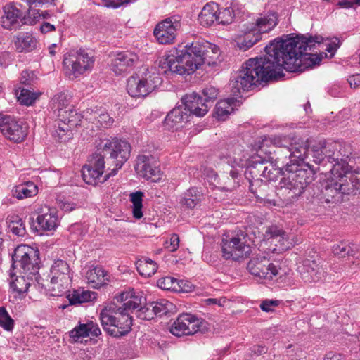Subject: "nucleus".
Wrapping results in <instances>:
<instances>
[{
    "label": "nucleus",
    "instance_id": "f257e3e1",
    "mask_svg": "<svg viewBox=\"0 0 360 360\" xmlns=\"http://www.w3.org/2000/svg\"><path fill=\"white\" fill-rule=\"evenodd\" d=\"M323 42L320 35L308 37L296 35L295 37L277 38L265 47L266 55L245 61L237 77L231 82V91L233 98L219 101L214 108L218 120H225L233 111L238 98L262 82L283 76V70L288 72H303L319 63L320 58L314 51Z\"/></svg>",
    "mask_w": 360,
    "mask_h": 360
},
{
    "label": "nucleus",
    "instance_id": "f03ea898",
    "mask_svg": "<svg viewBox=\"0 0 360 360\" xmlns=\"http://www.w3.org/2000/svg\"><path fill=\"white\" fill-rule=\"evenodd\" d=\"M217 53L219 48L207 41H195L187 44L183 49H176L175 51L159 61L158 71L163 74H176L179 75H191L202 65L214 63L208 58L210 51Z\"/></svg>",
    "mask_w": 360,
    "mask_h": 360
},
{
    "label": "nucleus",
    "instance_id": "7ed1b4c3",
    "mask_svg": "<svg viewBox=\"0 0 360 360\" xmlns=\"http://www.w3.org/2000/svg\"><path fill=\"white\" fill-rule=\"evenodd\" d=\"M270 142L275 146L278 148L277 153H283L285 158H288L290 163L295 162L293 172L295 175V181L297 182L295 186V194H302L304 188L314 179L316 169L311 167L309 163L304 164L303 168L301 163H305V157L307 149L303 144L298 141L290 143V146L288 145L290 139L283 138L281 136H275L272 137L265 138L263 139L262 146H260L259 151L262 152V147L265 143Z\"/></svg>",
    "mask_w": 360,
    "mask_h": 360
},
{
    "label": "nucleus",
    "instance_id": "20e7f679",
    "mask_svg": "<svg viewBox=\"0 0 360 360\" xmlns=\"http://www.w3.org/2000/svg\"><path fill=\"white\" fill-rule=\"evenodd\" d=\"M115 301L105 308L100 313V320L103 328L111 336L119 338L127 335L132 326L131 313L124 303Z\"/></svg>",
    "mask_w": 360,
    "mask_h": 360
},
{
    "label": "nucleus",
    "instance_id": "39448f33",
    "mask_svg": "<svg viewBox=\"0 0 360 360\" xmlns=\"http://www.w3.org/2000/svg\"><path fill=\"white\" fill-rule=\"evenodd\" d=\"M274 158H262L260 155L252 157L250 165L245 172V176L249 182L264 178L266 181H274L280 176L281 169L278 162L282 158L277 156L274 161Z\"/></svg>",
    "mask_w": 360,
    "mask_h": 360
},
{
    "label": "nucleus",
    "instance_id": "423d86ee",
    "mask_svg": "<svg viewBox=\"0 0 360 360\" xmlns=\"http://www.w3.org/2000/svg\"><path fill=\"white\" fill-rule=\"evenodd\" d=\"M99 150H101L105 155H107V165L115 166L109 174L112 176L117 174L124 163L127 161L130 156L131 146L125 140L117 138L112 139H104L99 143Z\"/></svg>",
    "mask_w": 360,
    "mask_h": 360
},
{
    "label": "nucleus",
    "instance_id": "0eeeda50",
    "mask_svg": "<svg viewBox=\"0 0 360 360\" xmlns=\"http://www.w3.org/2000/svg\"><path fill=\"white\" fill-rule=\"evenodd\" d=\"M248 242V234L243 231L224 237L221 248L222 257L225 259L238 261L240 258L247 257L251 252V248Z\"/></svg>",
    "mask_w": 360,
    "mask_h": 360
},
{
    "label": "nucleus",
    "instance_id": "6e6552de",
    "mask_svg": "<svg viewBox=\"0 0 360 360\" xmlns=\"http://www.w3.org/2000/svg\"><path fill=\"white\" fill-rule=\"evenodd\" d=\"M158 73L146 71L142 75H135L127 79V90L131 97H146L162 84Z\"/></svg>",
    "mask_w": 360,
    "mask_h": 360
},
{
    "label": "nucleus",
    "instance_id": "1a4fd4ad",
    "mask_svg": "<svg viewBox=\"0 0 360 360\" xmlns=\"http://www.w3.org/2000/svg\"><path fill=\"white\" fill-rule=\"evenodd\" d=\"M94 60L92 56L84 49L71 51L64 56L63 67L65 75L74 79L90 70Z\"/></svg>",
    "mask_w": 360,
    "mask_h": 360
},
{
    "label": "nucleus",
    "instance_id": "9d476101",
    "mask_svg": "<svg viewBox=\"0 0 360 360\" xmlns=\"http://www.w3.org/2000/svg\"><path fill=\"white\" fill-rule=\"evenodd\" d=\"M39 254L37 250L27 245L18 246L12 256V267L18 266L22 269L24 274L35 275L39 269Z\"/></svg>",
    "mask_w": 360,
    "mask_h": 360
},
{
    "label": "nucleus",
    "instance_id": "9b49d317",
    "mask_svg": "<svg viewBox=\"0 0 360 360\" xmlns=\"http://www.w3.org/2000/svg\"><path fill=\"white\" fill-rule=\"evenodd\" d=\"M326 162L331 165L330 172L335 174L341 169L347 165V160L352 155L351 147L348 144H342L338 142L325 143L323 145Z\"/></svg>",
    "mask_w": 360,
    "mask_h": 360
},
{
    "label": "nucleus",
    "instance_id": "f8f14e48",
    "mask_svg": "<svg viewBox=\"0 0 360 360\" xmlns=\"http://www.w3.org/2000/svg\"><path fill=\"white\" fill-rule=\"evenodd\" d=\"M181 17L174 15L158 22L153 31L154 36L161 44H174L177 31L181 29Z\"/></svg>",
    "mask_w": 360,
    "mask_h": 360
},
{
    "label": "nucleus",
    "instance_id": "ddd939ff",
    "mask_svg": "<svg viewBox=\"0 0 360 360\" xmlns=\"http://www.w3.org/2000/svg\"><path fill=\"white\" fill-rule=\"evenodd\" d=\"M249 272L260 281H271L279 273L280 268L270 262L264 256L252 258L247 265Z\"/></svg>",
    "mask_w": 360,
    "mask_h": 360
},
{
    "label": "nucleus",
    "instance_id": "4468645a",
    "mask_svg": "<svg viewBox=\"0 0 360 360\" xmlns=\"http://www.w3.org/2000/svg\"><path fill=\"white\" fill-rule=\"evenodd\" d=\"M297 271L304 283L322 281L326 277V271L321 265L320 259L306 258L297 266Z\"/></svg>",
    "mask_w": 360,
    "mask_h": 360
},
{
    "label": "nucleus",
    "instance_id": "2eb2a0df",
    "mask_svg": "<svg viewBox=\"0 0 360 360\" xmlns=\"http://www.w3.org/2000/svg\"><path fill=\"white\" fill-rule=\"evenodd\" d=\"M0 131L8 139L20 143L27 136V127L9 115L0 114Z\"/></svg>",
    "mask_w": 360,
    "mask_h": 360
},
{
    "label": "nucleus",
    "instance_id": "dca6fc26",
    "mask_svg": "<svg viewBox=\"0 0 360 360\" xmlns=\"http://www.w3.org/2000/svg\"><path fill=\"white\" fill-rule=\"evenodd\" d=\"M338 179L340 186L344 196L360 193V167L354 171H349L348 165L335 174H331Z\"/></svg>",
    "mask_w": 360,
    "mask_h": 360
},
{
    "label": "nucleus",
    "instance_id": "f3484780",
    "mask_svg": "<svg viewBox=\"0 0 360 360\" xmlns=\"http://www.w3.org/2000/svg\"><path fill=\"white\" fill-rule=\"evenodd\" d=\"M202 325L200 319L190 314L179 315L171 326L170 332L175 336L191 335L197 333Z\"/></svg>",
    "mask_w": 360,
    "mask_h": 360
},
{
    "label": "nucleus",
    "instance_id": "a211bd4d",
    "mask_svg": "<svg viewBox=\"0 0 360 360\" xmlns=\"http://www.w3.org/2000/svg\"><path fill=\"white\" fill-rule=\"evenodd\" d=\"M137 60L138 56L133 52H117L112 56L111 69L116 75H121L130 71Z\"/></svg>",
    "mask_w": 360,
    "mask_h": 360
},
{
    "label": "nucleus",
    "instance_id": "6ab92c4d",
    "mask_svg": "<svg viewBox=\"0 0 360 360\" xmlns=\"http://www.w3.org/2000/svg\"><path fill=\"white\" fill-rule=\"evenodd\" d=\"M261 39L259 32L255 30L252 23H245L240 26L236 37L237 46L245 51Z\"/></svg>",
    "mask_w": 360,
    "mask_h": 360
},
{
    "label": "nucleus",
    "instance_id": "aec40b11",
    "mask_svg": "<svg viewBox=\"0 0 360 360\" xmlns=\"http://www.w3.org/2000/svg\"><path fill=\"white\" fill-rule=\"evenodd\" d=\"M295 167V162L290 163L288 162L285 165L280 167L281 173L280 175L283 176L280 181L281 188H285L287 191L288 200L292 201L295 200L301 194H295V186L297 182L295 180V175L293 172V167Z\"/></svg>",
    "mask_w": 360,
    "mask_h": 360
},
{
    "label": "nucleus",
    "instance_id": "412c9836",
    "mask_svg": "<svg viewBox=\"0 0 360 360\" xmlns=\"http://www.w3.org/2000/svg\"><path fill=\"white\" fill-rule=\"evenodd\" d=\"M37 214V222L43 231H51L58 226V218L54 208L46 205H39L35 210Z\"/></svg>",
    "mask_w": 360,
    "mask_h": 360
},
{
    "label": "nucleus",
    "instance_id": "4be33fe9",
    "mask_svg": "<svg viewBox=\"0 0 360 360\" xmlns=\"http://www.w3.org/2000/svg\"><path fill=\"white\" fill-rule=\"evenodd\" d=\"M181 101L184 105L183 107L188 115H195L197 117H202L208 112V103H204L202 97L198 94L193 92L190 94L185 95Z\"/></svg>",
    "mask_w": 360,
    "mask_h": 360
},
{
    "label": "nucleus",
    "instance_id": "5701e85b",
    "mask_svg": "<svg viewBox=\"0 0 360 360\" xmlns=\"http://www.w3.org/2000/svg\"><path fill=\"white\" fill-rule=\"evenodd\" d=\"M4 15L1 17L2 26L8 30L17 29L20 26V22L24 23L22 12L14 5L8 4L4 7Z\"/></svg>",
    "mask_w": 360,
    "mask_h": 360
},
{
    "label": "nucleus",
    "instance_id": "b1692460",
    "mask_svg": "<svg viewBox=\"0 0 360 360\" xmlns=\"http://www.w3.org/2000/svg\"><path fill=\"white\" fill-rule=\"evenodd\" d=\"M189 115L182 106L172 109L165 119V125L168 129L178 130L188 120Z\"/></svg>",
    "mask_w": 360,
    "mask_h": 360
},
{
    "label": "nucleus",
    "instance_id": "393cba45",
    "mask_svg": "<svg viewBox=\"0 0 360 360\" xmlns=\"http://www.w3.org/2000/svg\"><path fill=\"white\" fill-rule=\"evenodd\" d=\"M323 198L328 203H340L344 200V195L340 186L338 179L333 176L321 191Z\"/></svg>",
    "mask_w": 360,
    "mask_h": 360
},
{
    "label": "nucleus",
    "instance_id": "a878e982",
    "mask_svg": "<svg viewBox=\"0 0 360 360\" xmlns=\"http://www.w3.org/2000/svg\"><path fill=\"white\" fill-rule=\"evenodd\" d=\"M85 278L92 288L98 289L107 285L109 274L100 266H91L86 272Z\"/></svg>",
    "mask_w": 360,
    "mask_h": 360
},
{
    "label": "nucleus",
    "instance_id": "bb28decb",
    "mask_svg": "<svg viewBox=\"0 0 360 360\" xmlns=\"http://www.w3.org/2000/svg\"><path fill=\"white\" fill-rule=\"evenodd\" d=\"M114 300L117 302L124 303L131 312L139 309L146 302V297L142 295L141 292H136L134 291L122 292L115 297Z\"/></svg>",
    "mask_w": 360,
    "mask_h": 360
},
{
    "label": "nucleus",
    "instance_id": "cd10ccee",
    "mask_svg": "<svg viewBox=\"0 0 360 360\" xmlns=\"http://www.w3.org/2000/svg\"><path fill=\"white\" fill-rule=\"evenodd\" d=\"M150 158L152 156L139 155L138 157L136 169L139 171L144 178L155 181L156 179H158L160 178V171L158 167L150 164Z\"/></svg>",
    "mask_w": 360,
    "mask_h": 360
},
{
    "label": "nucleus",
    "instance_id": "c85d7f7f",
    "mask_svg": "<svg viewBox=\"0 0 360 360\" xmlns=\"http://www.w3.org/2000/svg\"><path fill=\"white\" fill-rule=\"evenodd\" d=\"M265 236L268 239L277 241L279 243L280 250H287L293 245L288 234L276 226H269L266 231Z\"/></svg>",
    "mask_w": 360,
    "mask_h": 360
},
{
    "label": "nucleus",
    "instance_id": "c756f323",
    "mask_svg": "<svg viewBox=\"0 0 360 360\" xmlns=\"http://www.w3.org/2000/svg\"><path fill=\"white\" fill-rule=\"evenodd\" d=\"M278 21L277 14L270 12L261 15L256 19L255 22L252 23L254 25L255 30L262 35V33H266L272 30L278 24Z\"/></svg>",
    "mask_w": 360,
    "mask_h": 360
},
{
    "label": "nucleus",
    "instance_id": "7c9ffc66",
    "mask_svg": "<svg viewBox=\"0 0 360 360\" xmlns=\"http://www.w3.org/2000/svg\"><path fill=\"white\" fill-rule=\"evenodd\" d=\"M37 40L30 32H22L14 38V46L18 52H30L37 47Z\"/></svg>",
    "mask_w": 360,
    "mask_h": 360
},
{
    "label": "nucleus",
    "instance_id": "2f4dec72",
    "mask_svg": "<svg viewBox=\"0 0 360 360\" xmlns=\"http://www.w3.org/2000/svg\"><path fill=\"white\" fill-rule=\"evenodd\" d=\"M82 177L84 181L90 185H97L106 181L110 176L107 178L109 174L106 173L103 176V172L94 169L89 167V165L85 164L82 169Z\"/></svg>",
    "mask_w": 360,
    "mask_h": 360
},
{
    "label": "nucleus",
    "instance_id": "473e14b6",
    "mask_svg": "<svg viewBox=\"0 0 360 360\" xmlns=\"http://www.w3.org/2000/svg\"><path fill=\"white\" fill-rule=\"evenodd\" d=\"M281 136L283 138L290 139V142L288 143L289 146H290V143H294L295 140L296 141H298L300 143L303 144V146H305L306 148L307 149L305 160L308 158L309 155H310L313 158V161L316 164H322L323 165H326L323 146L321 143H319V145L321 146L320 147L314 146L311 150H309V148L307 146L306 143L301 141L300 139L291 136Z\"/></svg>",
    "mask_w": 360,
    "mask_h": 360
},
{
    "label": "nucleus",
    "instance_id": "72a5a7b5",
    "mask_svg": "<svg viewBox=\"0 0 360 360\" xmlns=\"http://www.w3.org/2000/svg\"><path fill=\"white\" fill-rule=\"evenodd\" d=\"M218 5L215 3H208L202 8L198 15V21L201 25L208 27L217 20Z\"/></svg>",
    "mask_w": 360,
    "mask_h": 360
},
{
    "label": "nucleus",
    "instance_id": "f704fd0d",
    "mask_svg": "<svg viewBox=\"0 0 360 360\" xmlns=\"http://www.w3.org/2000/svg\"><path fill=\"white\" fill-rule=\"evenodd\" d=\"M51 276L60 278L62 283L71 280L70 269L68 264L61 259L55 261L51 268Z\"/></svg>",
    "mask_w": 360,
    "mask_h": 360
},
{
    "label": "nucleus",
    "instance_id": "c9c22d12",
    "mask_svg": "<svg viewBox=\"0 0 360 360\" xmlns=\"http://www.w3.org/2000/svg\"><path fill=\"white\" fill-rule=\"evenodd\" d=\"M249 188L250 192L255 195V197L264 201H269V186L264 182L263 179H256L249 182Z\"/></svg>",
    "mask_w": 360,
    "mask_h": 360
},
{
    "label": "nucleus",
    "instance_id": "e433bc0d",
    "mask_svg": "<svg viewBox=\"0 0 360 360\" xmlns=\"http://www.w3.org/2000/svg\"><path fill=\"white\" fill-rule=\"evenodd\" d=\"M37 187L32 181L19 184L12 189V195L18 200L32 197L37 193Z\"/></svg>",
    "mask_w": 360,
    "mask_h": 360
},
{
    "label": "nucleus",
    "instance_id": "4c0bfd02",
    "mask_svg": "<svg viewBox=\"0 0 360 360\" xmlns=\"http://www.w3.org/2000/svg\"><path fill=\"white\" fill-rule=\"evenodd\" d=\"M137 271L141 276L150 277L158 270V264L155 262L148 257H142L136 262Z\"/></svg>",
    "mask_w": 360,
    "mask_h": 360
},
{
    "label": "nucleus",
    "instance_id": "58836bf2",
    "mask_svg": "<svg viewBox=\"0 0 360 360\" xmlns=\"http://www.w3.org/2000/svg\"><path fill=\"white\" fill-rule=\"evenodd\" d=\"M7 224L11 231L18 236H24L26 234V229L22 219L16 214L8 216Z\"/></svg>",
    "mask_w": 360,
    "mask_h": 360
},
{
    "label": "nucleus",
    "instance_id": "ea45409f",
    "mask_svg": "<svg viewBox=\"0 0 360 360\" xmlns=\"http://www.w3.org/2000/svg\"><path fill=\"white\" fill-rule=\"evenodd\" d=\"M57 117H60V120L66 122L72 128L81 124L82 116L72 107L68 108L66 111H60Z\"/></svg>",
    "mask_w": 360,
    "mask_h": 360
},
{
    "label": "nucleus",
    "instance_id": "a19ab883",
    "mask_svg": "<svg viewBox=\"0 0 360 360\" xmlns=\"http://www.w3.org/2000/svg\"><path fill=\"white\" fill-rule=\"evenodd\" d=\"M201 193L195 188H191L184 194L181 203L188 208H194L200 201Z\"/></svg>",
    "mask_w": 360,
    "mask_h": 360
},
{
    "label": "nucleus",
    "instance_id": "79ce46f5",
    "mask_svg": "<svg viewBox=\"0 0 360 360\" xmlns=\"http://www.w3.org/2000/svg\"><path fill=\"white\" fill-rule=\"evenodd\" d=\"M71 283V280L62 283L60 278L51 277L49 284V292L51 296H61L68 291Z\"/></svg>",
    "mask_w": 360,
    "mask_h": 360
},
{
    "label": "nucleus",
    "instance_id": "37998d69",
    "mask_svg": "<svg viewBox=\"0 0 360 360\" xmlns=\"http://www.w3.org/2000/svg\"><path fill=\"white\" fill-rule=\"evenodd\" d=\"M95 298V292L89 290H74L72 294L68 295V300L70 304H81L91 301Z\"/></svg>",
    "mask_w": 360,
    "mask_h": 360
},
{
    "label": "nucleus",
    "instance_id": "c03bdc74",
    "mask_svg": "<svg viewBox=\"0 0 360 360\" xmlns=\"http://www.w3.org/2000/svg\"><path fill=\"white\" fill-rule=\"evenodd\" d=\"M107 156L108 155H105L101 150H99L98 144L96 151L89 158L86 165L104 172L105 165V158H107Z\"/></svg>",
    "mask_w": 360,
    "mask_h": 360
},
{
    "label": "nucleus",
    "instance_id": "a18cd8bd",
    "mask_svg": "<svg viewBox=\"0 0 360 360\" xmlns=\"http://www.w3.org/2000/svg\"><path fill=\"white\" fill-rule=\"evenodd\" d=\"M151 303L155 316H162L172 313L175 310V306L173 303L165 299H160Z\"/></svg>",
    "mask_w": 360,
    "mask_h": 360
},
{
    "label": "nucleus",
    "instance_id": "49530a36",
    "mask_svg": "<svg viewBox=\"0 0 360 360\" xmlns=\"http://www.w3.org/2000/svg\"><path fill=\"white\" fill-rule=\"evenodd\" d=\"M70 97L69 95L64 92H60L54 96L52 99L53 108L55 112L58 115L60 111H66L68 108H71L69 105Z\"/></svg>",
    "mask_w": 360,
    "mask_h": 360
},
{
    "label": "nucleus",
    "instance_id": "de8ad7c7",
    "mask_svg": "<svg viewBox=\"0 0 360 360\" xmlns=\"http://www.w3.org/2000/svg\"><path fill=\"white\" fill-rule=\"evenodd\" d=\"M49 15L47 11H42L39 8H31L27 11V14L24 15L25 25H34L41 18H46Z\"/></svg>",
    "mask_w": 360,
    "mask_h": 360
},
{
    "label": "nucleus",
    "instance_id": "09e8293b",
    "mask_svg": "<svg viewBox=\"0 0 360 360\" xmlns=\"http://www.w3.org/2000/svg\"><path fill=\"white\" fill-rule=\"evenodd\" d=\"M71 129L72 127L66 122L60 120V117H58L54 122L52 135L58 141H62Z\"/></svg>",
    "mask_w": 360,
    "mask_h": 360
},
{
    "label": "nucleus",
    "instance_id": "8fccbe9b",
    "mask_svg": "<svg viewBox=\"0 0 360 360\" xmlns=\"http://www.w3.org/2000/svg\"><path fill=\"white\" fill-rule=\"evenodd\" d=\"M30 285L24 276L16 277L10 281V288L13 292L17 293L20 297L25 296L24 294L27 292Z\"/></svg>",
    "mask_w": 360,
    "mask_h": 360
},
{
    "label": "nucleus",
    "instance_id": "3c124183",
    "mask_svg": "<svg viewBox=\"0 0 360 360\" xmlns=\"http://www.w3.org/2000/svg\"><path fill=\"white\" fill-rule=\"evenodd\" d=\"M143 194L141 191H136L130 195V200L133 203V216L136 219H141L143 217L141 211L143 207Z\"/></svg>",
    "mask_w": 360,
    "mask_h": 360
},
{
    "label": "nucleus",
    "instance_id": "603ef678",
    "mask_svg": "<svg viewBox=\"0 0 360 360\" xmlns=\"http://www.w3.org/2000/svg\"><path fill=\"white\" fill-rule=\"evenodd\" d=\"M157 285L165 290L177 291L179 289L178 288L177 279L170 276L159 278L157 281Z\"/></svg>",
    "mask_w": 360,
    "mask_h": 360
},
{
    "label": "nucleus",
    "instance_id": "864d4df0",
    "mask_svg": "<svg viewBox=\"0 0 360 360\" xmlns=\"http://www.w3.org/2000/svg\"><path fill=\"white\" fill-rule=\"evenodd\" d=\"M0 326L7 331H11L14 326V321L4 307H0Z\"/></svg>",
    "mask_w": 360,
    "mask_h": 360
},
{
    "label": "nucleus",
    "instance_id": "5fc2aeb1",
    "mask_svg": "<svg viewBox=\"0 0 360 360\" xmlns=\"http://www.w3.org/2000/svg\"><path fill=\"white\" fill-rule=\"evenodd\" d=\"M137 317L143 320H150L154 318L155 312L152 303L141 306L136 312Z\"/></svg>",
    "mask_w": 360,
    "mask_h": 360
},
{
    "label": "nucleus",
    "instance_id": "6e6d98bb",
    "mask_svg": "<svg viewBox=\"0 0 360 360\" xmlns=\"http://www.w3.org/2000/svg\"><path fill=\"white\" fill-rule=\"evenodd\" d=\"M218 90L213 87L209 86L205 88L202 91V97L204 103H208V110L212 106L213 101L217 98Z\"/></svg>",
    "mask_w": 360,
    "mask_h": 360
},
{
    "label": "nucleus",
    "instance_id": "4d7b16f0",
    "mask_svg": "<svg viewBox=\"0 0 360 360\" xmlns=\"http://www.w3.org/2000/svg\"><path fill=\"white\" fill-rule=\"evenodd\" d=\"M333 252L335 255L340 257H345L347 255H353L354 250L349 244L345 242H340L333 246Z\"/></svg>",
    "mask_w": 360,
    "mask_h": 360
},
{
    "label": "nucleus",
    "instance_id": "13d9d810",
    "mask_svg": "<svg viewBox=\"0 0 360 360\" xmlns=\"http://www.w3.org/2000/svg\"><path fill=\"white\" fill-rule=\"evenodd\" d=\"M233 9L228 7L219 12L218 15H217V21L222 25H228L233 21Z\"/></svg>",
    "mask_w": 360,
    "mask_h": 360
},
{
    "label": "nucleus",
    "instance_id": "bf43d9fd",
    "mask_svg": "<svg viewBox=\"0 0 360 360\" xmlns=\"http://www.w3.org/2000/svg\"><path fill=\"white\" fill-rule=\"evenodd\" d=\"M37 99V96L35 94L32 93L30 90L22 89L20 91V94L18 96V101L23 105H32L35 100Z\"/></svg>",
    "mask_w": 360,
    "mask_h": 360
},
{
    "label": "nucleus",
    "instance_id": "052dcab7",
    "mask_svg": "<svg viewBox=\"0 0 360 360\" xmlns=\"http://www.w3.org/2000/svg\"><path fill=\"white\" fill-rule=\"evenodd\" d=\"M86 323L80 324L70 331V337L74 342H77L80 338L87 337L88 333L86 330Z\"/></svg>",
    "mask_w": 360,
    "mask_h": 360
},
{
    "label": "nucleus",
    "instance_id": "680f3d73",
    "mask_svg": "<svg viewBox=\"0 0 360 360\" xmlns=\"http://www.w3.org/2000/svg\"><path fill=\"white\" fill-rule=\"evenodd\" d=\"M95 119L98 121L100 126L104 128L111 126L114 121L109 114L105 112L98 113L97 116H95Z\"/></svg>",
    "mask_w": 360,
    "mask_h": 360
},
{
    "label": "nucleus",
    "instance_id": "e2e57ef3",
    "mask_svg": "<svg viewBox=\"0 0 360 360\" xmlns=\"http://www.w3.org/2000/svg\"><path fill=\"white\" fill-rule=\"evenodd\" d=\"M25 2L29 8H46L49 5H51L54 0H22Z\"/></svg>",
    "mask_w": 360,
    "mask_h": 360
},
{
    "label": "nucleus",
    "instance_id": "0e129e2a",
    "mask_svg": "<svg viewBox=\"0 0 360 360\" xmlns=\"http://www.w3.org/2000/svg\"><path fill=\"white\" fill-rule=\"evenodd\" d=\"M69 231L75 236V239L78 240L85 233L86 230L81 224L76 223L70 226Z\"/></svg>",
    "mask_w": 360,
    "mask_h": 360
},
{
    "label": "nucleus",
    "instance_id": "69168bd1",
    "mask_svg": "<svg viewBox=\"0 0 360 360\" xmlns=\"http://www.w3.org/2000/svg\"><path fill=\"white\" fill-rule=\"evenodd\" d=\"M86 326L88 336L91 335L94 337H98L101 334V329L99 328L97 323H95L93 321H90L86 323Z\"/></svg>",
    "mask_w": 360,
    "mask_h": 360
},
{
    "label": "nucleus",
    "instance_id": "338daca9",
    "mask_svg": "<svg viewBox=\"0 0 360 360\" xmlns=\"http://www.w3.org/2000/svg\"><path fill=\"white\" fill-rule=\"evenodd\" d=\"M278 305V301L277 300H264L260 304V308L262 311L269 312L273 311V307Z\"/></svg>",
    "mask_w": 360,
    "mask_h": 360
},
{
    "label": "nucleus",
    "instance_id": "774afa93",
    "mask_svg": "<svg viewBox=\"0 0 360 360\" xmlns=\"http://www.w3.org/2000/svg\"><path fill=\"white\" fill-rule=\"evenodd\" d=\"M34 276L35 281L37 283V285H38V288L41 290H45L49 291V280L47 278H44L41 276L38 275H33Z\"/></svg>",
    "mask_w": 360,
    "mask_h": 360
}]
</instances>
